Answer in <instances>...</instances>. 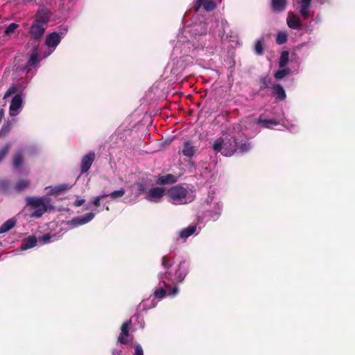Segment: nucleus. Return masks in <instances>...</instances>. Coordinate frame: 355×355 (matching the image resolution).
<instances>
[{"label": "nucleus", "instance_id": "11", "mask_svg": "<svg viewBox=\"0 0 355 355\" xmlns=\"http://www.w3.org/2000/svg\"><path fill=\"white\" fill-rule=\"evenodd\" d=\"M94 214H93L92 212L87 213L82 217H76L73 218L69 222V223L71 224L72 226L74 227L83 225L91 221L94 218Z\"/></svg>", "mask_w": 355, "mask_h": 355}, {"label": "nucleus", "instance_id": "3", "mask_svg": "<svg viewBox=\"0 0 355 355\" xmlns=\"http://www.w3.org/2000/svg\"><path fill=\"white\" fill-rule=\"evenodd\" d=\"M26 205L34 211L31 214L33 218H40L53 207L50 205L51 200L48 198L29 196L26 198Z\"/></svg>", "mask_w": 355, "mask_h": 355}, {"label": "nucleus", "instance_id": "1", "mask_svg": "<svg viewBox=\"0 0 355 355\" xmlns=\"http://www.w3.org/2000/svg\"><path fill=\"white\" fill-rule=\"evenodd\" d=\"M174 265L173 259L168 256L165 255L162 258V266L164 270V272H160L159 277L160 279H167L173 284V288L171 289V286L168 285L166 282H162L164 286L166 288L169 295L174 296L178 292L177 284L182 283L186 275L189 270V264L185 261H182L175 266Z\"/></svg>", "mask_w": 355, "mask_h": 355}, {"label": "nucleus", "instance_id": "23", "mask_svg": "<svg viewBox=\"0 0 355 355\" xmlns=\"http://www.w3.org/2000/svg\"><path fill=\"white\" fill-rule=\"evenodd\" d=\"M265 50V41L264 38L261 37L254 44V52L258 55L263 54Z\"/></svg>", "mask_w": 355, "mask_h": 355}, {"label": "nucleus", "instance_id": "2", "mask_svg": "<svg viewBox=\"0 0 355 355\" xmlns=\"http://www.w3.org/2000/svg\"><path fill=\"white\" fill-rule=\"evenodd\" d=\"M251 148V143L248 139H240L234 136L225 139L223 137H218L212 144L214 151L216 153H220L225 157H231L237 150L241 153H248Z\"/></svg>", "mask_w": 355, "mask_h": 355}, {"label": "nucleus", "instance_id": "37", "mask_svg": "<svg viewBox=\"0 0 355 355\" xmlns=\"http://www.w3.org/2000/svg\"><path fill=\"white\" fill-rule=\"evenodd\" d=\"M17 91V88L16 86H12L10 87L5 93L3 98H6L11 96L12 94L16 93Z\"/></svg>", "mask_w": 355, "mask_h": 355}, {"label": "nucleus", "instance_id": "8", "mask_svg": "<svg viewBox=\"0 0 355 355\" xmlns=\"http://www.w3.org/2000/svg\"><path fill=\"white\" fill-rule=\"evenodd\" d=\"M165 193L164 188L162 187H153L151 188L146 195V199L150 201L159 202L162 198Z\"/></svg>", "mask_w": 355, "mask_h": 355}, {"label": "nucleus", "instance_id": "45", "mask_svg": "<svg viewBox=\"0 0 355 355\" xmlns=\"http://www.w3.org/2000/svg\"><path fill=\"white\" fill-rule=\"evenodd\" d=\"M3 117H4V110L3 108H1L0 109V123L1 122Z\"/></svg>", "mask_w": 355, "mask_h": 355}, {"label": "nucleus", "instance_id": "4", "mask_svg": "<svg viewBox=\"0 0 355 355\" xmlns=\"http://www.w3.org/2000/svg\"><path fill=\"white\" fill-rule=\"evenodd\" d=\"M167 196L170 202L174 205H184L188 203L187 195L188 191L181 184H178L171 187L167 191Z\"/></svg>", "mask_w": 355, "mask_h": 355}, {"label": "nucleus", "instance_id": "35", "mask_svg": "<svg viewBox=\"0 0 355 355\" xmlns=\"http://www.w3.org/2000/svg\"><path fill=\"white\" fill-rule=\"evenodd\" d=\"M39 62L37 53H33L31 54L29 60H28L27 64L29 67H32L36 64Z\"/></svg>", "mask_w": 355, "mask_h": 355}, {"label": "nucleus", "instance_id": "40", "mask_svg": "<svg viewBox=\"0 0 355 355\" xmlns=\"http://www.w3.org/2000/svg\"><path fill=\"white\" fill-rule=\"evenodd\" d=\"M300 12L304 19H307L308 17H309V8L300 7Z\"/></svg>", "mask_w": 355, "mask_h": 355}, {"label": "nucleus", "instance_id": "19", "mask_svg": "<svg viewBox=\"0 0 355 355\" xmlns=\"http://www.w3.org/2000/svg\"><path fill=\"white\" fill-rule=\"evenodd\" d=\"M286 21L288 27L292 29L298 30L302 28V23L300 19L297 16H292L289 13Z\"/></svg>", "mask_w": 355, "mask_h": 355}, {"label": "nucleus", "instance_id": "36", "mask_svg": "<svg viewBox=\"0 0 355 355\" xmlns=\"http://www.w3.org/2000/svg\"><path fill=\"white\" fill-rule=\"evenodd\" d=\"M125 189L121 188V189L119 190H116V191H114L113 192H112L111 193H110V197L112 198V199H116L117 198H120V197H122L124 194H125Z\"/></svg>", "mask_w": 355, "mask_h": 355}, {"label": "nucleus", "instance_id": "20", "mask_svg": "<svg viewBox=\"0 0 355 355\" xmlns=\"http://www.w3.org/2000/svg\"><path fill=\"white\" fill-rule=\"evenodd\" d=\"M37 240L35 236H29L26 238L20 245V248L26 250L35 247L37 245Z\"/></svg>", "mask_w": 355, "mask_h": 355}, {"label": "nucleus", "instance_id": "14", "mask_svg": "<svg viewBox=\"0 0 355 355\" xmlns=\"http://www.w3.org/2000/svg\"><path fill=\"white\" fill-rule=\"evenodd\" d=\"M178 180V176L168 173L164 175H159L157 177V183L160 185L172 184L175 183Z\"/></svg>", "mask_w": 355, "mask_h": 355}, {"label": "nucleus", "instance_id": "43", "mask_svg": "<svg viewBox=\"0 0 355 355\" xmlns=\"http://www.w3.org/2000/svg\"><path fill=\"white\" fill-rule=\"evenodd\" d=\"M311 0H301V2H300V7H306V8H309L310 5H311Z\"/></svg>", "mask_w": 355, "mask_h": 355}, {"label": "nucleus", "instance_id": "9", "mask_svg": "<svg viewBox=\"0 0 355 355\" xmlns=\"http://www.w3.org/2000/svg\"><path fill=\"white\" fill-rule=\"evenodd\" d=\"M201 6L207 12L214 10L216 7L214 0H195L193 9L196 12H198Z\"/></svg>", "mask_w": 355, "mask_h": 355}, {"label": "nucleus", "instance_id": "47", "mask_svg": "<svg viewBox=\"0 0 355 355\" xmlns=\"http://www.w3.org/2000/svg\"><path fill=\"white\" fill-rule=\"evenodd\" d=\"M318 2L320 3V4H324L325 3H327L329 1V0H318Z\"/></svg>", "mask_w": 355, "mask_h": 355}, {"label": "nucleus", "instance_id": "29", "mask_svg": "<svg viewBox=\"0 0 355 355\" xmlns=\"http://www.w3.org/2000/svg\"><path fill=\"white\" fill-rule=\"evenodd\" d=\"M291 72V70L288 68L286 69H279L277 70L275 73V78L277 80H281L282 78H284L286 76H287L288 74H289Z\"/></svg>", "mask_w": 355, "mask_h": 355}, {"label": "nucleus", "instance_id": "42", "mask_svg": "<svg viewBox=\"0 0 355 355\" xmlns=\"http://www.w3.org/2000/svg\"><path fill=\"white\" fill-rule=\"evenodd\" d=\"M85 202V200L84 199H76L74 202H73V206L74 207H80L81 205H83Z\"/></svg>", "mask_w": 355, "mask_h": 355}, {"label": "nucleus", "instance_id": "13", "mask_svg": "<svg viewBox=\"0 0 355 355\" xmlns=\"http://www.w3.org/2000/svg\"><path fill=\"white\" fill-rule=\"evenodd\" d=\"M61 41V36L56 32L49 34L45 40V44L49 48H55Z\"/></svg>", "mask_w": 355, "mask_h": 355}, {"label": "nucleus", "instance_id": "12", "mask_svg": "<svg viewBox=\"0 0 355 355\" xmlns=\"http://www.w3.org/2000/svg\"><path fill=\"white\" fill-rule=\"evenodd\" d=\"M22 105V98L20 94H16L12 99L10 105V114L15 116L18 114L17 110Z\"/></svg>", "mask_w": 355, "mask_h": 355}, {"label": "nucleus", "instance_id": "39", "mask_svg": "<svg viewBox=\"0 0 355 355\" xmlns=\"http://www.w3.org/2000/svg\"><path fill=\"white\" fill-rule=\"evenodd\" d=\"M135 184L137 186V191L139 194H141L145 192L146 190V185L144 182H135Z\"/></svg>", "mask_w": 355, "mask_h": 355}, {"label": "nucleus", "instance_id": "7", "mask_svg": "<svg viewBox=\"0 0 355 355\" xmlns=\"http://www.w3.org/2000/svg\"><path fill=\"white\" fill-rule=\"evenodd\" d=\"M95 159V153L90 151L83 157L80 164V173L81 174L87 173L90 168L92 163Z\"/></svg>", "mask_w": 355, "mask_h": 355}, {"label": "nucleus", "instance_id": "28", "mask_svg": "<svg viewBox=\"0 0 355 355\" xmlns=\"http://www.w3.org/2000/svg\"><path fill=\"white\" fill-rule=\"evenodd\" d=\"M19 27V24L16 23L10 24L5 29L3 35L9 36L12 35L15 30Z\"/></svg>", "mask_w": 355, "mask_h": 355}, {"label": "nucleus", "instance_id": "27", "mask_svg": "<svg viewBox=\"0 0 355 355\" xmlns=\"http://www.w3.org/2000/svg\"><path fill=\"white\" fill-rule=\"evenodd\" d=\"M288 35L285 32L280 31L277 33L276 37V42L278 44H284L287 42Z\"/></svg>", "mask_w": 355, "mask_h": 355}, {"label": "nucleus", "instance_id": "33", "mask_svg": "<svg viewBox=\"0 0 355 355\" xmlns=\"http://www.w3.org/2000/svg\"><path fill=\"white\" fill-rule=\"evenodd\" d=\"M153 295L155 298L162 299L166 295V290L161 286L155 291Z\"/></svg>", "mask_w": 355, "mask_h": 355}, {"label": "nucleus", "instance_id": "5", "mask_svg": "<svg viewBox=\"0 0 355 355\" xmlns=\"http://www.w3.org/2000/svg\"><path fill=\"white\" fill-rule=\"evenodd\" d=\"M51 16L52 12L50 9L44 6L40 7L34 16L33 22L47 28L48 23L50 21Z\"/></svg>", "mask_w": 355, "mask_h": 355}, {"label": "nucleus", "instance_id": "25", "mask_svg": "<svg viewBox=\"0 0 355 355\" xmlns=\"http://www.w3.org/2000/svg\"><path fill=\"white\" fill-rule=\"evenodd\" d=\"M256 123L262 124L263 127L266 128H270L271 125H277L279 124V122L276 119H263L261 116H259Z\"/></svg>", "mask_w": 355, "mask_h": 355}, {"label": "nucleus", "instance_id": "30", "mask_svg": "<svg viewBox=\"0 0 355 355\" xmlns=\"http://www.w3.org/2000/svg\"><path fill=\"white\" fill-rule=\"evenodd\" d=\"M69 188L70 187L67 184H60L52 189L51 193L58 195L62 192L68 190Z\"/></svg>", "mask_w": 355, "mask_h": 355}, {"label": "nucleus", "instance_id": "41", "mask_svg": "<svg viewBox=\"0 0 355 355\" xmlns=\"http://www.w3.org/2000/svg\"><path fill=\"white\" fill-rule=\"evenodd\" d=\"M101 199L99 197L96 196L93 200L89 202V205H93L95 207H99L101 206Z\"/></svg>", "mask_w": 355, "mask_h": 355}, {"label": "nucleus", "instance_id": "34", "mask_svg": "<svg viewBox=\"0 0 355 355\" xmlns=\"http://www.w3.org/2000/svg\"><path fill=\"white\" fill-rule=\"evenodd\" d=\"M10 148V144H6L0 149V162L5 158Z\"/></svg>", "mask_w": 355, "mask_h": 355}, {"label": "nucleus", "instance_id": "22", "mask_svg": "<svg viewBox=\"0 0 355 355\" xmlns=\"http://www.w3.org/2000/svg\"><path fill=\"white\" fill-rule=\"evenodd\" d=\"M30 184L31 181L28 179H19L15 184L14 189L17 192H21L28 189Z\"/></svg>", "mask_w": 355, "mask_h": 355}, {"label": "nucleus", "instance_id": "24", "mask_svg": "<svg viewBox=\"0 0 355 355\" xmlns=\"http://www.w3.org/2000/svg\"><path fill=\"white\" fill-rule=\"evenodd\" d=\"M196 230L195 225H190L186 228L182 229L180 232V237L182 239H187L192 235Z\"/></svg>", "mask_w": 355, "mask_h": 355}, {"label": "nucleus", "instance_id": "32", "mask_svg": "<svg viewBox=\"0 0 355 355\" xmlns=\"http://www.w3.org/2000/svg\"><path fill=\"white\" fill-rule=\"evenodd\" d=\"M271 84H272V80L270 78H267V77H263L261 79L260 89L263 90L266 88H270Z\"/></svg>", "mask_w": 355, "mask_h": 355}, {"label": "nucleus", "instance_id": "38", "mask_svg": "<svg viewBox=\"0 0 355 355\" xmlns=\"http://www.w3.org/2000/svg\"><path fill=\"white\" fill-rule=\"evenodd\" d=\"M135 353L134 355H144V351L140 344L136 343L134 345Z\"/></svg>", "mask_w": 355, "mask_h": 355}, {"label": "nucleus", "instance_id": "10", "mask_svg": "<svg viewBox=\"0 0 355 355\" xmlns=\"http://www.w3.org/2000/svg\"><path fill=\"white\" fill-rule=\"evenodd\" d=\"M132 325L131 320H127L124 322L121 327V333L118 338V342L121 344L126 345L128 344V337L129 336V328Z\"/></svg>", "mask_w": 355, "mask_h": 355}, {"label": "nucleus", "instance_id": "17", "mask_svg": "<svg viewBox=\"0 0 355 355\" xmlns=\"http://www.w3.org/2000/svg\"><path fill=\"white\" fill-rule=\"evenodd\" d=\"M196 151V146H194L190 141H187L184 143L182 153L184 156L191 157Z\"/></svg>", "mask_w": 355, "mask_h": 355}, {"label": "nucleus", "instance_id": "46", "mask_svg": "<svg viewBox=\"0 0 355 355\" xmlns=\"http://www.w3.org/2000/svg\"><path fill=\"white\" fill-rule=\"evenodd\" d=\"M108 196H110V194H105V193H103L102 195L98 196V197H99L101 200H102V199H103V198H105L106 197H108Z\"/></svg>", "mask_w": 355, "mask_h": 355}, {"label": "nucleus", "instance_id": "31", "mask_svg": "<svg viewBox=\"0 0 355 355\" xmlns=\"http://www.w3.org/2000/svg\"><path fill=\"white\" fill-rule=\"evenodd\" d=\"M12 123L11 121H7L6 124L3 125L0 130V137H4L8 134L10 131Z\"/></svg>", "mask_w": 355, "mask_h": 355}, {"label": "nucleus", "instance_id": "44", "mask_svg": "<svg viewBox=\"0 0 355 355\" xmlns=\"http://www.w3.org/2000/svg\"><path fill=\"white\" fill-rule=\"evenodd\" d=\"M51 237L49 234H44L42 236V240L44 241V242H48L49 241Z\"/></svg>", "mask_w": 355, "mask_h": 355}, {"label": "nucleus", "instance_id": "26", "mask_svg": "<svg viewBox=\"0 0 355 355\" xmlns=\"http://www.w3.org/2000/svg\"><path fill=\"white\" fill-rule=\"evenodd\" d=\"M289 61V53L287 51H284L282 52L279 61V65L280 67H284L286 66Z\"/></svg>", "mask_w": 355, "mask_h": 355}, {"label": "nucleus", "instance_id": "15", "mask_svg": "<svg viewBox=\"0 0 355 355\" xmlns=\"http://www.w3.org/2000/svg\"><path fill=\"white\" fill-rule=\"evenodd\" d=\"M272 94L278 101H284L286 98V92L282 85L275 84L272 87Z\"/></svg>", "mask_w": 355, "mask_h": 355}, {"label": "nucleus", "instance_id": "16", "mask_svg": "<svg viewBox=\"0 0 355 355\" xmlns=\"http://www.w3.org/2000/svg\"><path fill=\"white\" fill-rule=\"evenodd\" d=\"M287 0H271L270 7L273 12H281L286 10Z\"/></svg>", "mask_w": 355, "mask_h": 355}, {"label": "nucleus", "instance_id": "6", "mask_svg": "<svg viewBox=\"0 0 355 355\" xmlns=\"http://www.w3.org/2000/svg\"><path fill=\"white\" fill-rule=\"evenodd\" d=\"M46 28V26L33 22L28 31L31 40L40 41L43 37Z\"/></svg>", "mask_w": 355, "mask_h": 355}, {"label": "nucleus", "instance_id": "21", "mask_svg": "<svg viewBox=\"0 0 355 355\" xmlns=\"http://www.w3.org/2000/svg\"><path fill=\"white\" fill-rule=\"evenodd\" d=\"M17 223V219L11 218L4 222L0 227V234H4L13 228Z\"/></svg>", "mask_w": 355, "mask_h": 355}, {"label": "nucleus", "instance_id": "18", "mask_svg": "<svg viewBox=\"0 0 355 355\" xmlns=\"http://www.w3.org/2000/svg\"><path fill=\"white\" fill-rule=\"evenodd\" d=\"M24 158V154L21 150H18L14 153L12 162L15 169H19L22 166Z\"/></svg>", "mask_w": 355, "mask_h": 355}]
</instances>
